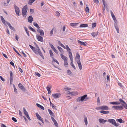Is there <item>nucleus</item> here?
Returning a JSON list of instances; mask_svg holds the SVG:
<instances>
[{"instance_id":"obj_1","label":"nucleus","mask_w":127,"mask_h":127,"mask_svg":"<svg viewBox=\"0 0 127 127\" xmlns=\"http://www.w3.org/2000/svg\"><path fill=\"white\" fill-rule=\"evenodd\" d=\"M66 49L68 53V55L69 58L70 59L71 61L70 65L72 67L74 68V69H76V68L73 64V59L72 54L71 52V50L69 48L68 46V45H66Z\"/></svg>"},{"instance_id":"obj_2","label":"nucleus","mask_w":127,"mask_h":127,"mask_svg":"<svg viewBox=\"0 0 127 127\" xmlns=\"http://www.w3.org/2000/svg\"><path fill=\"white\" fill-rule=\"evenodd\" d=\"M32 50L35 54H37L38 53L43 59H44V57L41 51L40 50L39 47L38 48L37 50L36 49L35 47H34L33 48V49H32Z\"/></svg>"},{"instance_id":"obj_3","label":"nucleus","mask_w":127,"mask_h":127,"mask_svg":"<svg viewBox=\"0 0 127 127\" xmlns=\"http://www.w3.org/2000/svg\"><path fill=\"white\" fill-rule=\"evenodd\" d=\"M28 7L27 5L24 6L22 10V13L23 16L26 17L27 16L26 13L27 11Z\"/></svg>"},{"instance_id":"obj_4","label":"nucleus","mask_w":127,"mask_h":127,"mask_svg":"<svg viewBox=\"0 0 127 127\" xmlns=\"http://www.w3.org/2000/svg\"><path fill=\"white\" fill-rule=\"evenodd\" d=\"M108 121L116 127H117L119 126V124L117 123L115 120L114 119H109L108 120Z\"/></svg>"},{"instance_id":"obj_5","label":"nucleus","mask_w":127,"mask_h":127,"mask_svg":"<svg viewBox=\"0 0 127 127\" xmlns=\"http://www.w3.org/2000/svg\"><path fill=\"white\" fill-rule=\"evenodd\" d=\"M119 101L120 104L122 105L124 108L127 109V104L122 99L120 98L119 99Z\"/></svg>"},{"instance_id":"obj_6","label":"nucleus","mask_w":127,"mask_h":127,"mask_svg":"<svg viewBox=\"0 0 127 127\" xmlns=\"http://www.w3.org/2000/svg\"><path fill=\"white\" fill-rule=\"evenodd\" d=\"M87 96V95H85L82 97H78L77 99V101L79 102L80 101H82L83 100L85 99H86V97Z\"/></svg>"},{"instance_id":"obj_7","label":"nucleus","mask_w":127,"mask_h":127,"mask_svg":"<svg viewBox=\"0 0 127 127\" xmlns=\"http://www.w3.org/2000/svg\"><path fill=\"white\" fill-rule=\"evenodd\" d=\"M14 8L15 9V11L16 14L18 16H20V9L16 5H14Z\"/></svg>"},{"instance_id":"obj_8","label":"nucleus","mask_w":127,"mask_h":127,"mask_svg":"<svg viewBox=\"0 0 127 127\" xmlns=\"http://www.w3.org/2000/svg\"><path fill=\"white\" fill-rule=\"evenodd\" d=\"M113 108L117 110H121L123 109V107L122 106H114L112 107Z\"/></svg>"},{"instance_id":"obj_9","label":"nucleus","mask_w":127,"mask_h":127,"mask_svg":"<svg viewBox=\"0 0 127 127\" xmlns=\"http://www.w3.org/2000/svg\"><path fill=\"white\" fill-rule=\"evenodd\" d=\"M36 38L38 40L41 41L42 42H43L44 41L43 38L40 36L37 35H36Z\"/></svg>"},{"instance_id":"obj_10","label":"nucleus","mask_w":127,"mask_h":127,"mask_svg":"<svg viewBox=\"0 0 127 127\" xmlns=\"http://www.w3.org/2000/svg\"><path fill=\"white\" fill-rule=\"evenodd\" d=\"M61 94L60 93L54 94L52 95V96L55 98L59 97L61 96Z\"/></svg>"},{"instance_id":"obj_11","label":"nucleus","mask_w":127,"mask_h":127,"mask_svg":"<svg viewBox=\"0 0 127 127\" xmlns=\"http://www.w3.org/2000/svg\"><path fill=\"white\" fill-rule=\"evenodd\" d=\"M75 60L77 61V62L80 61V55L78 53L76 54V56L75 58Z\"/></svg>"},{"instance_id":"obj_12","label":"nucleus","mask_w":127,"mask_h":127,"mask_svg":"<svg viewBox=\"0 0 127 127\" xmlns=\"http://www.w3.org/2000/svg\"><path fill=\"white\" fill-rule=\"evenodd\" d=\"M28 22L30 23H32L33 20V18L32 16H29L28 18Z\"/></svg>"},{"instance_id":"obj_13","label":"nucleus","mask_w":127,"mask_h":127,"mask_svg":"<svg viewBox=\"0 0 127 127\" xmlns=\"http://www.w3.org/2000/svg\"><path fill=\"white\" fill-rule=\"evenodd\" d=\"M99 122L101 123L104 124L107 121L103 119L100 118L98 119Z\"/></svg>"},{"instance_id":"obj_14","label":"nucleus","mask_w":127,"mask_h":127,"mask_svg":"<svg viewBox=\"0 0 127 127\" xmlns=\"http://www.w3.org/2000/svg\"><path fill=\"white\" fill-rule=\"evenodd\" d=\"M78 42L81 45H83L85 46H87V43L86 42H83L79 40H78Z\"/></svg>"},{"instance_id":"obj_15","label":"nucleus","mask_w":127,"mask_h":127,"mask_svg":"<svg viewBox=\"0 0 127 127\" xmlns=\"http://www.w3.org/2000/svg\"><path fill=\"white\" fill-rule=\"evenodd\" d=\"M38 33H39L41 36L44 35V32L42 30L38 29L37 30Z\"/></svg>"},{"instance_id":"obj_16","label":"nucleus","mask_w":127,"mask_h":127,"mask_svg":"<svg viewBox=\"0 0 127 127\" xmlns=\"http://www.w3.org/2000/svg\"><path fill=\"white\" fill-rule=\"evenodd\" d=\"M60 56L62 59L64 60V61L67 60L68 58L67 57L64 56L63 55L61 54Z\"/></svg>"},{"instance_id":"obj_17","label":"nucleus","mask_w":127,"mask_h":127,"mask_svg":"<svg viewBox=\"0 0 127 127\" xmlns=\"http://www.w3.org/2000/svg\"><path fill=\"white\" fill-rule=\"evenodd\" d=\"M100 109L102 110H108V107L106 106H103L100 107Z\"/></svg>"},{"instance_id":"obj_18","label":"nucleus","mask_w":127,"mask_h":127,"mask_svg":"<svg viewBox=\"0 0 127 127\" xmlns=\"http://www.w3.org/2000/svg\"><path fill=\"white\" fill-rule=\"evenodd\" d=\"M110 13L114 21L116 20V18L112 11H110Z\"/></svg>"},{"instance_id":"obj_19","label":"nucleus","mask_w":127,"mask_h":127,"mask_svg":"<svg viewBox=\"0 0 127 127\" xmlns=\"http://www.w3.org/2000/svg\"><path fill=\"white\" fill-rule=\"evenodd\" d=\"M6 23L7 24V25H8L9 27V28L11 29L12 30H13V31L14 30V28L13 27H12V26L9 23H8L7 22H6Z\"/></svg>"},{"instance_id":"obj_20","label":"nucleus","mask_w":127,"mask_h":127,"mask_svg":"<svg viewBox=\"0 0 127 127\" xmlns=\"http://www.w3.org/2000/svg\"><path fill=\"white\" fill-rule=\"evenodd\" d=\"M77 64L78 65V67L79 68L80 70H81L82 69V65H81V64L80 61L78 62H77Z\"/></svg>"},{"instance_id":"obj_21","label":"nucleus","mask_w":127,"mask_h":127,"mask_svg":"<svg viewBox=\"0 0 127 127\" xmlns=\"http://www.w3.org/2000/svg\"><path fill=\"white\" fill-rule=\"evenodd\" d=\"M110 103L113 105H119L120 104V103L119 102H110Z\"/></svg>"},{"instance_id":"obj_22","label":"nucleus","mask_w":127,"mask_h":127,"mask_svg":"<svg viewBox=\"0 0 127 127\" xmlns=\"http://www.w3.org/2000/svg\"><path fill=\"white\" fill-rule=\"evenodd\" d=\"M79 23H71L70 24V26L72 27H75L79 24Z\"/></svg>"},{"instance_id":"obj_23","label":"nucleus","mask_w":127,"mask_h":127,"mask_svg":"<svg viewBox=\"0 0 127 127\" xmlns=\"http://www.w3.org/2000/svg\"><path fill=\"white\" fill-rule=\"evenodd\" d=\"M88 26V25L87 24H81L79 26L80 28L86 27Z\"/></svg>"},{"instance_id":"obj_24","label":"nucleus","mask_w":127,"mask_h":127,"mask_svg":"<svg viewBox=\"0 0 127 127\" xmlns=\"http://www.w3.org/2000/svg\"><path fill=\"white\" fill-rule=\"evenodd\" d=\"M35 114L38 119L40 120H41L42 119L40 116L37 113H36Z\"/></svg>"},{"instance_id":"obj_25","label":"nucleus","mask_w":127,"mask_h":127,"mask_svg":"<svg viewBox=\"0 0 127 127\" xmlns=\"http://www.w3.org/2000/svg\"><path fill=\"white\" fill-rule=\"evenodd\" d=\"M1 20L2 23L4 24L5 25L6 21L2 16H0Z\"/></svg>"},{"instance_id":"obj_26","label":"nucleus","mask_w":127,"mask_h":127,"mask_svg":"<svg viewBox=\"0 0 127 127\" xmlns=\"http://www.w3.org/2000/svg\"><path fill=\"white\" fill-rule=\"evenodd\" d=\"M36 105L37 106V107H39L41 109H42V110H44V107L42 106V105H40L38 104V103H36Z\"/></svg>"},{"instance_id":"obj_27","label":"nucleus","mask_w":127,"mask_h":127,"mask_svg":"<svg viewBox=\"0 0 127 127\" xmlns=\"http://www.w3.org/2000/svg\"><path fill=\"white\" fill-rule=\"evenodd\" d=\"M49 54L51 57L52 59H54L53 57L54 56V54L52 50H49Z\"/></svg>"},{"instance_id":"obj_28","label":"nucleus","mask_w":127,"mask_h":127,"mask_svg":"<svg viewBox=\"0 0 127 127\" xmlns=\"http://www.w3.org/2000/svg\"><path fill=\"white\" fill-rule=\"evenodd\" d=\"M23 109L24 110V113L25 115L26 116H28V115H29L28 113L26 111L25 108L24 107L23 108Z\"/></svg>"},{"instance_id":"obj_29","label":"nucleus","mask_w":127,"mask_h":127,"mask_svg":"<svg viewBox=\"0 0 127 127\" xmlns=\"http://www.w3.org/2000/svg\"><path fill=\"white\" fill-rule=\"evenodd\" d=\"M116 121L120 123H124L125 122V121H123L122 119L121 118H120L116 120Z\"/></svg>"},{"instance_id":"obj_30","label":"nucleus","mask_w":127,"mask_h":127,"mask_svg":"<svg viewBox=\"0 0 127 127\" xmlns=\"http://www.w3.org/2000/svg\"><path fill=\"white\" fill-rule=\"evenodd\" d=\"M64 66L65 67H67L68 66V64L67 62V60L64 61Z\"/></svg>"},{"instance_id":"obj_31","label":"nucleus","mask_w":127,"mask_h":127,"mask_svg":"<svg viewBox=\"0 0 127 127\" xmlns=\"http://www.w3.org/2000/svg\"><path fill=\"white\" fill-rule=\"evenodd\" d=\"M33 25L38 29H39L40 28L39 26L36 23L34 22L33 23Z\"/></svg>"},{"instance_id":"obj_32","label":"nucleus","mask_w":127,"mask_h":127,"mask_svg":"<svg viewBox=\"0 0 127 127\" xmlns=\"http://www.w3.org/2000/svg\"><path fill=\"white\" fill-rule=\"evenodd\" d=\"M100 112L103 114H107L109 112L108 111H101Z\"/></svg>"},{"instance_id":"obj_33","label":"nucleus","mask_w":127,"mask_h":127,"mask_svg":"<svg viewBox=\"0 0 127 127\" xmlns=\"http://www.w3.org/2000/svg\"><path fill=\"white\" fill-rule=\"evenodd\" d=\"M36 0H29L28 2L29 4L31 5L32 3L34 2Z\"/></svg>"},{"instance_id":"obj_34","label":"nucleus","mask_w":127,"mask_h":127,"mask_svg":"<svg viewBox=\"0 0 127 127\" xmlns=\"http://www.w3.org/2000/svg\"><path fill=\"white\" fill-rule=\"evenodd\" d=\"M84 121L85 125L87 126L88 124V121L87 119V118L86 117H84Z\"/></svg>"},{"instance_id":"obj_35","label":"nucleus","mask_w":127,"mask_h":127,"mask_svg":"<svg viewBox=\"0 0 127 127\" xmlns=\"http://www.w3.org/2000/svg\"><path fill=\"white\" fill-rule=\"evenodd\" d=\"M48 111L49 113V114L53 116L54 114L51 110L49 109H48Z\"/></svg>"},{"instance_id":"obj_36","label":"nucleus","mask_w":127,"mask_h":127,"mask_svg":"<svg viewBox=\"0 0 127 127\" xmlns=\"http://www.w3.org/2000/svg\"><path fill=\"white\" fill-rule=\"evenodd\" d=\"M91 34L93 36L95 37L97 36V33L93 32L91 33Z\"/></svg>"},{"instance_id":"obj_37","label":"nucleus","mask_w":127,"mask_h":127,"mask_svg":"<svg viewBox=\"0 0 127 127\" xmlns=\"http://www.w3.org/2000/svg\"><path fill=\"white\" fill-rule=\"evenodd\" d=\"M29 29H31V30L32 32H36L35 30H34V29L32 27H29Z\"/></svg>"},{"instance_id":"obj_38","label":"nucleus","mask_w":127,"mask_h":127,"mask_svg":"<svg viewBox=\"0 0 127 127\" xmlns=\"http://www.w3.org/2000/svg\"><path fill=\"white\" fill-rule=\"evenodd\" d=\"M13 49L14 50L15 52L20 57H22L21 55L18 53V52L14 48H13Z\"/></svg>"},{"instance_id":"obj_39","label":"nucleus","mask_w":127,"mask_h":127,"mask_svg":"<svg viewBox=\"0 0 127 127\" xmlns=\"http://www.w3.org/2000/svg\"><path fill=\"white\" fill-rule=\"evenodd\" d=\"M13 78V76H11V77L10 76L9 79H10V83L11 84H12V83Z\"/></svg>"},{"instance_id":"obj_40","label":"nucleus","mask_w":127,"mask_h":127,"mask_svg":"<svg viewBox=\"0 0 127 127\" xmlns=\"http://www.w3.org/2000/svg\"><path fill=\"white\" fill-rule=\"evenodd\" d=\"M53 122L54 123V124L55 126L57 127L58 126V123L56 120L55 121H53Z\"/></svg>"},{"instance_id":"obj_41","label":"nucleus","mask_w":127,"mask_h":127,"mask_svg":"<svg viewBox=\"0 0 127 127\" xmlns=\"http://www.w3.org/2000/svg\"><path fill=\"white\" fill-rule=\"evenodd\" d=\"M57 48L61 52H63V49L61 47L59 46H58L57 47Z\"/></svg>"},{"instance_id":"obj_42","label":"nucleus","mask_w":127,"mask_h":127,"mask_svg":"<svg viewBox=\"0 0 127 127\" xmlns=\"http://www.w3.org/2000/svg\"><path fill=\"white\" fill-rule=\"evenodd\" d=\"M85 10L86 11V12H87V13L89 12V8L88 7H86L85 8Z\"/></svg>"},{"instance_id":"obj_43","label":"nucleus","mask_w":127,"mask_h":127,"mask_svg":"<svg viewBox=\"0 0 127 127\" xmlns=\"http://www.w3.org/2000/svg\"><path fill=\"white\" fill-rule=\"evenodd\" d=\"M47 90L48 91L49 94L51 93L50 88H47Z\"/></svg>"},{"instance_id":"obj_44","label":"nucleus","mask_w":127,"mask_h":127,"mask_svg":"<svg viewBox=\"0 0 127 127\" xmlns=\"http://www.w3.org/2000/svg\"><path fill=\"white\" fill-rule=\"evenodd\" d=\"M53 61H54L55 62H56L58 64H59V63L58 62V61H57V60L56 59H53Z\"/></svg>"},{"instance_id":"obj_45","label":"nucleus","mask_w":127,"mask_h":127,"mask_svg":"<svg viewBox=\"0 0 127 127\" xmlns=\"http://www.w3.org/2000/svg\"><path fill=\"white\" fill-rule=\"evenodd\" d=\"M53 31L54 28H53L52 29L50 32V36H51L52 35L53 32Z\"/></svg>"},{"instance_id":"obj_46","label":"nucleus","mask_w":127,"mask_h":127,"mask_svg":"<svg viewBox=\"0 0 127 127\" xmlns=\"http://www.w3.org/2000/svg\"><path fill=\"white\" fill-rule=\"evenodd\" d=\"M71 89V88H64V90L66 91L67 90H70Z\"/></svg>"},{"instance_id":"obj_47","label":"nucleus","mask_w":127,"mask_h":127,"mask_svg":"<svg viewBox=\"0 0 127 127\" xmlns=\"http://www.w3.org/2000/svg\"><path fill=\"white\" fill-rule=\"evenodd\" d=\"M96 23H94L92 24V27L94 28V27H96Z\"/></svg>"},{"instance_id":"obj_48","label":"nucleus","mask_w":127,"mask_h":127,"mask_svg":"<svg viewBox=\"0 0 127 127\" xmlns=\"http://www.w3.org/2000/svg\"><path fill=\"white\" fill-rule=\"evenodd\" d=\"M51 106L53 109H56V106L53 104H52Z\"/></svg>"},{"instance_id":"obj_49","label":"nucleus","mask_w":127,"mask_h":127,"mask_svg":"<svg viewBox=\"0 0 127 127\" xmlns=\"http://www.w3.org/2000/svg\"><path fill=\"white\" fill-rule=\"evenodd\" d=\"M12 120H13V121L14 122H17V120L14 117L12 118Z\"/></svg>"},{"instance_id":"obj_50","label":"nucleus","mask_w":127,"mask_h":127,"mask_svg":"<svg viewBox=\"0 0 127 127\" xmlns=\"http://www.w3.org/2000/svg\"><path fill=\"white\" fill-rule=\"evenodd\" d=\"M50 47H51V48L53 50L55 48L52 44H50Z\"/></svg>"},{"instance_id":"obj_51","label":"nucleus","mask_w":127,"mask_h":127,"mask_svg":"<svg viewBox=\"0 0 127 127\" xmlns=\"http://www.w3.org/2000/svg\"><path fill=\"white\" fill-rule=\"evenodd\" d=\"M19 87H23V85L20 83L18 85Z\"/></svg>"},{"instance_id":"obj_52","label":"nucleus","mask_w":127,"mask_h":127,"mask_svg":"<svg viewBox=\"0 0 127 127\" xmlns=\"http://www.w3.org/2000/svg\"><path fill=\"white\" fill-rule=\"evenodd\" d=\"M35 74L38 77H40V74L38 72H36Z\"/></svg>"},{"instance_id":"obj_53","label":"nucleus","mask_w":127,"mask_h":127,"mask_svg":"<svg viewBox=\"0 0 127 127\" xmlns=\"http://www.w3.org/2000/svg\"><path fill=\"white\" fill-rule=\"evenodd\" d=\"M15 38H16V40L17 41H18V40L19 37H18V35L16 34L15 35Z\"/></svg>"},{"instance_id":"obj_54","label":"nucleus","mask_w":127,"mask_h":127,"mask_svg":"<svg viewBox=\"0 0 127 127\" xmlns=\"http://www.w3.org/2000/svg\"><path fill=\"white\" fill-rule=\"evenodd\" d=\"M30 12L32 13H33L34 12V10L33 9H31L30 10Z\"/></svg>"},{"instance_id":"obj_55","label":"nucleus","mask_w":127,"mask_h":127,"mask_svg":"<svg viewBox=\"0 0 127 127\" xmlns=\"http://www.w3.org/2000/svg\"><path fill=\"white\" fill-rule=\"evenodd\" d=\"M115 28L117 31V32L118 33L119 32V28L117 27H115Z\"/></svg>"},{"instance_id":"obj_56","label":"nucleus","mask_w":127,"mask_h":127,"mask_svg":"<svg viewBox=\"0 0 127 127\" xmlns=\"http://www.w3.org/2000/svg\"><path fill=\"white\" fill-rule=\"evenodd\" d=\"M94 2L96 3H98L99 2L98 0H93Z\"/></svg>"},{"instance_id":"obj_57","label":"nucleus","mask_w":127,"mask_h":127,"mask_svg":"<svg viewBox=\"0 0 127 127\" xmlns=\"http://www.w3.org/2000/svg\"><path fill=\"white\" fill-rule=\"evenodd\" d=\"M20 89L24 91H26V89L25 88H20Z\"/></svg>"},{"instance_id":"obj_58","label":"nucleus","mask_w":127,"mask_h":127,"mask_svg":"<svg viewBox=\"0 0 127 127\" xmlns=\"http://www.w3.org/2000/svg\"><path fill=\"white\" fill-rule=\"evenodd\" d=\"M67 73L68 74H71V71L69 69H68L67 70Z\"/></svg>"},{"instance_id":"obj_59","label":"nucleus","mask_w":127,"mask_h":127,"mask_svg":"<svg viewBox=\"0 0 127 127\" xmlns=\"http://www.w3.org/2000/svg\"><path fill=\"white\" fill-rule=\"evenodd\" d=\"M10 64L12 66H14V64L12 62H11L10 63Z\"/></svg>"},{"instance_id":"obj_60","label":"nucleus","mask_w":127,"mask_h":127,"mask_svg":"<svg viewBox=\"0 0 127 127\" xmlns=\"http://www.w3.org/2000/svg\"><path fill=\"white\" fill-rule=\"evenodd\" d=\"M19 71L21 73H22L23 72V71L22 69L20 68L19 67L18 68Z\"/></svg>"},{"instance_id":"obj_61","label":"nucleus","mask_w":127,"mask_h":127,"mask_svg":"<svg viewBox=\"0 0 127 127\" xmlns=\"http://www.w3.org/2000/svg\"><path fill=\"white\" fill-rule=\"evenodd\" d=\"M10 76H13V73L12 71H10Z\"/></svg>"},{"instance_id":"obj_62","label":"nucleus","mask_w":127,"mask_h":127,"mask_svg":"<svg viewBox=\"0 0 127 127\" xmlns=\"http://www.w3.org/2000/svg\"><path fill=\"white\" fill-rule=\"evenodd\" d=\"M53 50L57 54H58V52H57V50L55 48L53 49Z\"/></svg>"},{"instance_id":"obj_63","label":"nucleus","mask_w":127,"mask_h":127,"mask_svg":"<svg viewBox=\"0 0 127 127\" xmlns=\"http://www.w3.org/2000/svg\"><path fill=\"white\" fill-rule=\"evenodd\" d=\"M53 50L57 54H58V52H57V50L55 48L53 49Z\"/></svg>"},{"instance_id":"obj_64","label":"nucleus","mask_w":127,"mask_h":127,"mask_svg":"<svg viewBox=\"0 0 127 127\" xmlns=\"http://www.w3.org/2000/svg\"><path fill=\"white\" fill-rule=\"evenodd\" d=\"M53 50L57 54H58V52H57V50L55 48L53 49Z\"/></svg>"}]
</instances>
